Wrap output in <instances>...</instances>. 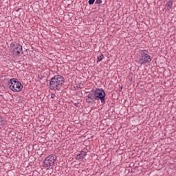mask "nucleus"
<instances>
[{
  "mask_svg": "<svg viewBox=\"0 0 176 176\" xmlns=\"http://www.w3.org/2000/svg\"><path fill=\"white\" fill-rule=\"evenodd\" d=\"M65 82V80L63 76L56 75L51 79L50 88L51 90H60L61 89V86L64 85Z\"/></svg>",
  "mask_w": 176,
  "mask_h": 176,
  "instance_id": "1",
  "label": "nucleus"
},
{
  "mask_svg": "<svg viewBox=\"0 0 176 176\" xmlns=\"http://www.w3.org/2000/svg\"><path fill=\"white\" fill-rule=\"evenodd\" d=\"M8 86L10 90H12L14 93H19V91L23 90V85L16 78H11L8 82Z\"/></svg>",
  "mask_w": 176,
  "mask_h": 176,
  "instance_id": "2",
  "label": "nucleus"
},
{
  "mask_svg": "<svg viewBox=\"0 0 176 176\" xmlns=\"http://www.w3.org/2000/svg\"><path fill=\"white\" fill-rule=\"evenodd\" d=\"M10 52L14 57H20V53L23 52V46L16 42L12 43L10 45Z\"/></svg>",
  "mask_w": 176,
  "mask_h": 176,
  "instance_id": "3",
  "label": "nucleus"
},
{
  "mask_svg": "<svg viewBox=\"0 0 176 176\" xmlns=\"http://www.w3.org/2000/svg\"><path fill=\"white\" fill-rule=\"evenodd\" d=\"M95 94L96 100H100L101 102L104 104L105 102V91L103 89L98 88L94 91Z\"/></svg>",
  "mask_w": 176,
  "mask_h": 176,
  "instance_id": "4",
  "label": "nucleus"
},
{
  "mask_svg": "<svg viewBox=\"0 0 176 176\" xmlns=\"http://www.w3.org/2000/svg\"><path fill=\"white\" fill-rule=\"evenodd\" d=\"M152 61V59L151 58V56H149L146 52H143L141 54L140 58L139 59V64H146L147 63H149Z\"/></svg>",
  "mask_w": 176,
  "mask_h": 176,
  "instance_id": "5",
  "label": "nucleus"
},
{
  "mask_svg": "<svg viewBox=\"0 0 176 176\" xmlns=\"http://www.w3.org/2000/svg\"><path fill=\"white\" fill-rule=\"evenodd\" d=\"M54 162H56V160H54V155H49L44 160V167L47 168L49 167H52V166H54Z\"/></svg>",
  "mask_w": 176,
  "mask_h": 176,
  "instance_id": "6",
  "label": "nucleus"
},
{
  "mask_svg": "<svg viewBox=\"0 0 176 176\" xmlns=\"http://www.w3.org/2000/svg\"><path fill=\"white\" fill-rule=\"evenodd\" d=\"M85 100L87 102H94V100H96V95L94 94V92H90L88 94Z\"/></svg>",
  "mask_w": 176,
  "mask_h": 176,
  "instance_id": "7",
  "label": "nucleus"
},
{
  "mask_svg": "<svg viewBox=\"0 0 176 176\" xmlns=\"http://www.w3.org/2000/svg\"><path fill=\"white\" fill-rule=\"evenodd\" d=\"M86 155H87V153L85 151H81L78 155H76V160H83L85 157H86Z\"/></svg>",
  "mask_w": 176,
  "mask_h": 176,
  "instance_id": "8",
  "label": "nucleus"
},
{
  "mask_svg": "<svg viewBox=\"0 0 176 176\" xmlns=\"http://www.w3.org/2000/svg\"><path fill=\"white\" fill-rule=\"evenodd\" d=\"M173 6V1H169L166 3V8L168 10H170Z\"/></svg>",
  "mask_w": 176,
  "mask_h": 176,
  "instance_id": "9",
  "label": "nucleus"
},
{
  "mask_svg": "<svg viewBox=\"0 0 176 176\" xmlns=\"http://www.w3.org/2000/svg\"><path fill=\"white\" fill-rule=\"evenodd\" d=\"M98 61H102V60H104V55L101 54V55L98 56Z\"/></svg>",
  "mask_w": 176,
  "mask_h": 176,
  "instance_id": "10",
  "label": "nucleus"
},
{
  "mask_svg": "<svg viewBox=\"0 0 176 176\" xmlns=\"http://www.w3.org/2000/svg\"><path fill=\"white\" fill-rule=\"evenodd\" d=\"M95 1L96 0H89L88 3L89 5H93V3H94Z\"/></svg>",
  "mask_w": 176,
  "mask_h": 176,
  "instance_id": "11",
  "label": "nucleus"
},
{
  "mask_svg": "<svg viewBox=\"0 0 176 176\" xmlns=\"http://www.w3.org/2000/svg\"><path fill=\"white\" fill-rule=\"evenodd\" d=\"M102 2V0H96V3H98V5H100V3H101Z\"/></svg>",
  "mask_w": 176,
  "mask_h": 176,
  "instance_id": "12",
  "label": "nucleus"
},
{
  "mask_svg": "<svg viewBox=\"0 0 176 176\" xmlns=\"http://www.w3.org/2000/svg\"><path fill=\"white\" fill-rule=\"evenodd\" d=\"M55 95H52L51 98H54Z\"/></svg>",
  "mask_w": 176,
  "mask_h": 176,
  "instance_id": "13",
  "label": "nucleus"
},
{
  "mask_svg": "<svg viewBox=\"0 0 176 176\" xmlns=\"http://www.w3.org/2000/svg\"><path fill=\"white\" fill-rule=\"evenodd\" d=\"M2 127V123L0 124V129Z\"/></svg>",
  "mask_w": 176,
  "mask_h": 176,
  "instance_id": "14",
  "label": "nucleus"
}]
</instances>
